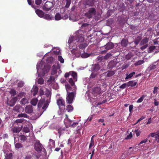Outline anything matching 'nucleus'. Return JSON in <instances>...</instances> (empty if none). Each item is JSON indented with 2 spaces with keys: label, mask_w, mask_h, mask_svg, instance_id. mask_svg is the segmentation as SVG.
<instances>
[{
  "label": "nucleus",
  "mask_w": 159,
  "mask_h": 159,
  "mask_svg": "<svg viewBox=\"0 0 159 159\" xmlns=\"http://www.w3.org/2000/svg\"><path fill=\"white\" fill-rule=\"evenodd\" d=\"M36 68L38 76L42 77L49 71L50 66L42 60L37 63Z\"/></svg>",
  "instance_id": "1"
},
{
  "label": "nucleus",
  "mask_w": 159,
  "mask_h": 159,
  "mask_svg": "<svg viewBox=\"0 0 159 159\" xmlns=\"http://www.w3.org/2000/svg\"><path fill=\"white\" fill-rule=\"evenodd\" d=\"M80 31H78L75 33L74 36H70L68 40L69 44L72 43H75L76 42H82L84 40L83 34L81 33Z\"/></svg>",
  "instance_id": "2"
},
{
  "label": "nucleus",
  "mask_w": 159,
  "mask_h": 159,
  "mask_svg": "<svg viewBox=\"0 0 159 159\" xmlns=\"http://www.w3.org/2000/svg\"><path fill=\"white\" fill-rule=\"evenodd\" d=\"M65 87L67 91L66 101L67 103L71 104L75 97V93L74 92H69V91L71 90L72 88L69 84H67L65 85Z\"/></svg>",
  "instance_id": "3"
},
{
  "label": "nucleus",
  "mask_w": 159,
  "mask_h": 159,
  "mask_svg": "<svg viewBox=\"0 0 159 159\" xmlns=\"http://www.w3.org/2000/svg\"><path fill=\"white\" fill-rule=\"evenodd\" d=\"M70 73L71 76V78H69V82L70 84L72 86H74L73 87L74 89L73 90H72L73 91H75L76 89L75 85H74V82L76 81H77V73L75 72L71 71L70 72Z\"/></svg>",
  "instance_id": "4"
},
{
  "label": "nucleus",
  "mask_w": 159,
  "mask_h": 159,
  "mask_svg": "<svg viewBox=\"0 0 159 159\" xmlns=\"http://www.w3.org/2000/svg\"><path fill=\"white\" fill-rule=\"evenodd\" d=\"M37 15L40 18H43L48 20H51L53 19V17L45 12L43 11H35Z\"/></svg>",
  "instance_id": "5"
},
{
  "label": "nucleus",
  "mask_w": 159,
  "mask_h": 159,
  "mask_svg": "<svg viewBox=\"0 0 159 159\" xmlns=\"http://www.w3.org/2000/svg\"><path fill=\"white\" fill-rule=\"evenodd\" d=\"M66 118L64 120V123L66 127H74L78 124L77 122H74L71 124L72 121L68 118L67 115H66Z\"/></svg>",
  "instance_id": "6"
},
{
  "label": "nucleus",
  "mask_w": 159,
  "mask_h": 159,
  "mask_svg": "<svg viewBox=\"0 0 159 159\" xmlns=\"http://www.w3.org/2000/svg\"><path fill=\"white\" fill-rule=\"evenodd\" d=\"M48 101L47 100L45 102L44 99L41 98L39 102L38 105V107L40 108L42 107V109L44 111L48 107Z\"/></svg>",
  "instance_id": "7"
},
{
  "label": "nucleus",
  "mask_w": 159,
  "mask_h": 159,
  "mask_svg": "<svg viewBox=\"0 0 159 159\" xmlns=\"http://www.w3.org/2000/svg\"><path fill=\"white\" fill-rule=\"evenodd\" d=\"M101 93L100 87H96L93 89L92 94L94 97L99 96Z\"/></svg>",
  "instance_id": "8"
},
{
  "label": "nucleus",
  "mask_w": 159,
  "mask_h": 159,
  "mask_svg": "<svg viewBox=\"0 0 159 159\" xmlns=\"http://www.w3.org/2000/svg\"><path fill=\"white\" fill-rule=\"evenodd\" d=\"M95 2V1L94 0H86L84 2V5L85 8L93 6Z\"/></svg>",
  "instance_id": "9"
},
{
  "label": "nucleus",
  "mask_w": 159,
  "mask_h": 159,
  "mask_svg": "<svg viewBox=\"0 0 159 159\" xmlns=\"http://www.w3.org/2000/svg\"><path fill=\"white\" fill-rule=\"evenodd\" d=\"M34 149L37 152L40 151L42 150L43 146L40 143L39 141H36L34 145Z\"/></svg>",
  "instance_id": "10"
},
{
  "label": "nucleus",
  "mask_w": 159,
  "mask_h": 159,
  "mask_svg": "<svg viewBox=\"0 0 159 159\" xmlns=\"http://www.w3.org/2000/svg\"><path fill=\"white\" fill-rule=\"evenodd\" d=\"M48 53H49V52L45 55L43 58V60H45L47 63H51L53 61L54 59L51 56L48 57Z\"/></svg>",
  "instance_id": "11"
},
{
  "label": "nucleus",
  "mask_w": 159,
  "mask_h": 159,
  "mask_svg": "<svg viewBox=\"0 0 159 159\" xmlns=\"http://www.w3.org/2000/svg\"><path fill=\"white\" fill-rule=\"evenodd\" d=\"M159 68V61L153 63L150 65L148 68L149 70H154L156 69H157Z\"/></svg>",
  "instance_id": "12"
},
{
  "label": "nucleus",
  "mask_w": 159,
  "mask_h": 159,
  "mask_svg": "<svg viewBox=\"0 0 159 159\" xmlns=\"http://www.w3.org/2000/svg\"><path fill=\"white\" fill-rule=\"evenodd\" d=\"M57 104L59 108H60V107L61 106L62 107V108L65 107V102L61 97L60 98L57 100Z\"/></svg>",
  "instance_id": "13"
},
{
  "label": "nucleus",
  "mask_w": 159,
  "mask_h": 159,
  "mask_svg": "<svg viewBox=\"0 0 159 159\" xmlns=\"http://www.w3.org/2000/svg\"><path fill=\"white\" fill-rule=\"evenodd\" d=\"M17 100V97H14L11 100L7 102V104L11 107H13L15 105Z\"/></svg>",
  "instance_id": "14"
},
{
  "label": "nucleus",
  "mask_w": 159,
  "mask_h": 159,
  "mask_svg": "<svg viewBox=\"0 0 159 159\" xmlns=\"http://www.w3.org/2000/svg\"><path fill=\"white\" fill-rule=\"evenodd\" d=\"M53 6V3L52 2L47 1L45 3L44 7L46 10H50Z\"/></svg>",
  "instance_id": "15"
},
{
  "label": "nucleus",
  "mask_w": 159,
  "mask_h": 159,
  "mask_svg": "<svg viewBox=\"0 0 159 159\" xmlns=\"http://www.w3.org/2000/svg\"><path fill=\"white\" fill-rule=\"evenodd\" d=\"M136 10H146V7L145 5L141 3V4H138L136 6Z\"/></svg>",
  "instance_id": "16"
},
{
  "label": "nucleus",
  "mask_w": 159,
  "mask_h": 159,
  "mask_svg": "<svg viewBox=\"0 0 159 159\" xmlns=\"http://www.w3.org/2000/svg\"><path fill=\"white\" fill-rule=\"evenodd\" d=\"M25 111L27 113H31L33 111L32 106L31 105L27 106L25 108Z\"/></svg>",
  "instance_id": "17"
},
{
  "label": "nucleus",
  "mask_w": 159,
  "mask_h": 159,
  "mask_svg": "<svg viewBox=\"0 0 159 159\" xmlns=\"http://www.w3.org/2000/svg\"><path fill=\"white\" fill-rule=\"evenodd\" d=\"M100 69L99 66L98 64H95L92 65L91 69L93 72L97 71Z\"/></svg>",
  "instance_id": "18"
},
{
  "label": "nucleus",
  "mask_w": 159,
  "mask_h": 159,
  "mask_svg": "<svg viewBox=\"0 0 159 159\" xmlns=\"http://www.w3.org/2000/svg\"><path fill=\"white\" fill-rule=\"evenodd\" d=\"M116 64V62L115 60H114L110 61L108 65L109 68H112L114 67Z\"/></svg>",
  "instance_id": "19"
},
{
  "label": "nucleus",
  "mask_w": 159,
  "mask_h": 159,
  "mask_svg": "<svg viewBox=\"0 0 159 159\" xmlns=\"http://www.w3.org/2000/svg\"><path fill=\"white\" fill-rule=\"evenodd\" d=\"M95 11H89L88 12L85 13V16L89 18H91L95 13Z\"/></svg>",
  "instance_id": "20"
},
{
  "label": "nucleus",
  "mask_w": 159,
  "mask_h": 159,
  "mask_svg": "<svg viewBox=\"0 0 159 159\" xmlns=\"http://www.w3.org/2000/svg\"><path fill=\"white\" fill-rule=\"evenodd\" d=\"M57 68L56 67V66L54 65L52 66V70L51 72V74L52 75H55L56 73L57 72V69H60V67L59 66L58 62H57Z\"/></svg>",
  "instance_id": "21"
},
{
  "label": "nucleus",
  "mask_w": 159,
  "mask_h": 159,
  "mask_svg": "<svg viewBox=\"0 0 159 159\" xmlns=\"http://www.w3.org/2000/svg\"><path fill=\"white\" fill-rule=\"evenodd\" d=\"M51 50L52 51V52L54 54L59 55L60 53V50L59 48L52 47Z\"/></svg>",
  "instance_id": "22"
},
{
  "label": "nucleus",
  "mask_w": 159,
  "mask_h": 159,
  "mask_svg": "<svg viewBox=\"0 0 159 159\" xmlns=\"http://www.w3.org/2000/svg\"><path fill=\"white\" fill-rule=\"evenodd\" d=\"M114 47L113 44L111 42H109L105 46V48L107 50L112 49Z\"/></svg>",
  "instance_id": "23"
},
{
  "label": "nucleus",
  "mask_w": 159,
  "mask_h": 159,
  "mask_svg": "<svg viewBox=\"0 0 159 159\" xmlns=\"http://www.w3.org/2000/svg\"><path fill=\"white\" fill-rule=\"evenodd\" d=\"M71 52L72 53L75 55L77 57H79L81 53L80 51L79 50H77L76 49H74Z\"/></svg>",
  "instance_id": "24"
},
{
  "label": "nucleus",
  "mask_w": 159,
  "mask_h": 159,
  "mask_svg": "<svg viewBox=\"0 0 159 159\" xmlns=\"http://www.w3.org/2000/svg\"><path fill=\"white\" fill-rule=\"evenodd\" d=\"M62 12L57 13L55 16V19L56 20H58L62 19Z\"/></svg>",
  "instance_id": "25"
},
{
  "label": "nucleus",
  "mask_w": 159,
  "mask_h": 159,
  "mask_svg": "<svg viewBox=\"0 0 159 159\" xmlns=\"http://www.w3.org/2000/svg\"><path fill=\"white\" fill-rule=\"evenodd\" d=\"M38 89L37 86H34L32 90V92L34 96L38 92Z\"/></svg>",
  "instance_id": "26"
},
{
  "label": "nucleus",
  "mask_w": 159,
  "mask_h": 159,
  "mask_svg": "<svg viewBox=\"0 0 159 159\" xmlns=\"http://www.w3.org/2000/svg\"><path fill=\"white\" fill-rule=\"evenodd\" d=\"M21 128L19 127H14L12 128L11 131L14 133H18L21 130Z\"/></svg>",
  "instance_id": "27"
},
{
  "label": "nucleus",
  "mask_w": 159,
  "mask_h": 159,
  "mask_svg": "<svg viewBox=\"0 0 159 159\" xmlns=\"http://www.w3.org/2000/svg\"><path fill=\"white\" fill-rule=\"evenodd\" d=\"M137 84V82H134L133 81H130L127 83V86L134 87Z\"/></svg>",
  "instance_id": "28"
},
{
  "label": "nucleus",
  "mask_w": 159,
  "mask_h": 159,
  "mask_svg": "<svg viewBox=\"0 0 159 159\" xmlns=\"http://www.w3.org/2000/svg\"><path fill=\"white\" fill-rule=\"evenodd\" d=\"M29 136L25 135H21L19 136L20 139L22 141H25L27 139L28 137Z\"/></svg>",
  "instance_id": "29"
},
{
  "label": "nucleus",
  "mask_w": 159,
  "mask_h": 159,
  "mask_svg": "<svg viewBox=\"0 0 159 159\" xmlns=\"http://www.w3.org/2000/svg\"><path fill=\"white\" fill-rule=\"evenodd\" d=\"M22 109V107L19 105H16L14 108V110L17 112H20L21 111Z\"/></svg>",
  "instance_id": "30"
},
{
  "label": "nucleus",
  "mask_w": 159,
  "mask_h": 159,
  "mask_svg": "<svg viewBox=\"0 0 159 159\" xmlns=\"http://www.w3.org/2000/svg\"><path fill=\"white\" fill-rule=\"evenodd\" d=\"M38 102V99L37 98H34L32 99L30 102V103L33 105L36 106Z\"/></svg>",
  "instance_id": "31"
},
{
  "label": "nucleus",
  "mask_w": 159,
  "mask_h": 159,
  "mask_svg": "<svg viewBox=\"0 0 159 159\" xmlns=\"http://www.w3.org/2000/svg\"><path fill=\"white\" fill-rule=\"evenodd\" d=\"M135 72H133L132 73H131L129 74H126V77L125 78V80H127L128 79H129L131 78L133 76L135 75Z\"/></svg>",
  "instance_id": "32"
},
{
  "label": "nucleus",
  "mask_w": 159,
  "mask_h": 159,
  "mask_svg": "<svg viewBox=\"0 0 159 159\" xmlns=\"http://www.w3.org/2000/svg\"><path fill=\"white\" fill-rule=\"evenodd\" d=\"M65 131V128H61L58 129V133L59 135V137L62 134L64 133Z\"/></svg>",
  "instance_id": "33"
},
{
  "label": "nucleus",
  "mask_w": 159,
  "mask_h": 159,
  "mask_svg": "<svg viewBox=\"0 0 159 159\" xmlns=\"http://www.w3.org/2000/svg\"><path fill=\"white\" fill-rule=\"evenodd\" d=\"M61 14L62 15V19L63 20L66 19L68 18L69 17V16L68 14H67V13L63 11V12H62Z\"/></svg>",
  "instance_id": "34"
},
{
  "label": "nucleus",
  "mask_w": 159,
  "mask_h": 159,
  "mask_svg": "<svg viewBox=\"0 0 159 159\" xmlns=\"http://www.w3.org/2000/svg\"><path fill=\"white\" fill-rule=\"evenodd\" d=\"M121 43L122 46L123 47H125L128 43V41L126 39H123L121 41Z\"/></svg>",
  "instance_id": "35"
},
{
  "label": "nucleus",
  "mask_w": 159,
  "mask_h": 159,
  "mask_svg": "<svg viewBox=\"0 0 159 159\" xmlns=\"http://www.w3.org/2000/svg\"><path fill=\"white\" fill-rule=\"evenodd\" d=\"M146 96V95H145L142 96L137 101V103H140L141 102Z\"/></svg>",
  "instance_id": "36"
},
{
  "label": "nucleus",
  "mask_w": 159,
  "mask_h": 159,
  "mask_svg": "<svg viewBox=\"0 0 159 159\" xmlns=\"http://www.w3.org/2000/svg\"><path fill=\"white\" fill-rule=\"evenodd\" d=\"M69 20H72V21H77L78 20V18L76 17V16H75L74 17V16H71V15L69 16Z\"/></svg>",
  "instance_id": "37"
},
{
  "label": "nucleus",
  "mask_w": 159,
  "mask_h": 159,
  "mask_svg": "<svg viewBox=\"0 0 159 159\" xmlns=\"http://www.w3.org/2000/svg\"><path fill=\"white\" fill-rule=\"evenodd\" d=\"M144 61L143 60H139L134 63V65L136 66L139 65L143 63Z\"/></svg>",
  "instance_id": "38"
},
{
  "label": "nucleus",
  "mask_w": 159,
  "mask_h": 159,
  "mask_svg": "<svg viewBox=\"0 0 159 159\" xmlns=\"http://www.w3.org/2000/svg\"><path fill=\"white\" fill-rule=\"evenodd\" d=\"M141 39V38L140 36H138L135 39L134 43H135L136 45H137L139 43Z\"/></svg>",
  "instance_id": "39"
},
{
  "label": "nucleus",
  "mask_w": 159,
  "mask_h": 159,
  "mask_svg": "<svg viewBox=\"0 0 159 159\" xmlns=\"http://www.w3.org/2000/svg\"><path fill=\"white\" fill-rule=\"evenodd\" d=\"M18 117L19 118L24 117V118H28V116L25 113H20V114H19L18 115Z\"/></svg>",
  "instance_id": "40"
},
{
  "label": "nucleus",
  "mask_w": 159,
  "mask_h": 159,
  "mask_svg": "<svg viewBox=\"0 0 159 159\" xmlns=\"http://www.w3.org/2000/svg\"><path fill=\"white\" fill-rule=\"evenodd\" d=\"M55 80V78L53 76H50L49 79L48 80V83L49 84L53 82Z\"/></svg>",
  "instance_id": "41"
},
{
  "label": "nucleus",
  "mask_w": 159,
  "mask_h": 159,
  "mask_svg": "<svg viewBox=\"0 0 159 159\" xmlns=\"http://www.w3.org/2000/svg\"><path fill=\"white\" fill-rule=\"evenodd\" d=\"M90 56V54H88L86 52H84L81 54V57L82 58H86L89 57Z\"/></svg>",
  "instance_id": "42"
},
{
  "label": "nucleus",
  "mask_w": 159,
  "mask_h": 159,
  "mask_svg": "<svg viewBox=\"0 0 159 159\" xmlns=\"http://www.w3.org/2000/svg\"><path fill=\"white\" fill-rule=\"evenodd\" d=\"M148 39L146 38H144V39H143L141 41L140 43V44L141 45H143L147 43L148 42Z\"/></svg>",
  "instance_id": "43"
},
{
  "label": "nucleus",
  "mask_w": 159,
  "mask_h": 159,
  "mask_svg": "<svg viewBox=\"0 0 159 159\" xmlns=\"http://www.w3.org/2000/svg\"><path fill=\"white\" fill-rule=\"evenodd\" d=\"M73 109V107L71 105H69L66 106V110L68 112L72 111Z\"/></svg>",
  "instance_id": "44"
},
{
  "label": "nucleus",
  "mask_w": 159,
  "mask_h": 159,
  "mask_svg": "<svg viewBox=\"0 0 159 159\" xmlns=\"http://www.w3.org/2000/svg\"><path fill=\"white\" fill-rule=\"evenodd\" d=\"M88 44L86 43H82L80 44L79 46V48L83 49L85 48L86 46H87Z\"/></svg>",
  "instance_id": "45"
},
{
  "label": "nucleus",
  "mask_w": 159,
  "mask_h": 159,
  "mask_svg": "<svg viewBox=\"0 0 159 159\" xmlns=\"http://www.w3.org/2000/svg\"><path fill=\"white\" fill-rule=\"evenodd\" d=\"M66 3L65 6V7L66 8H68L71 3V0H66Z\"/></svg>",
  "instance_id": "46"
},
{
  "label": "nucleus",
  "mask_w": 159,
  "mask_h": 159,
  "mask_svg": "<svg viewBox=\"0 0 159 159\" xmlns=\"http://www.w3.org/2000/svg\"><path fill=\"white\" fill-rule=\"evenodd\" d=\"M103 58H104L103 56L101 55L98 56L97 58V62H100L102 61Z\"/></svg>",
  "instance_id": "47"
},
{
  "label": "nucleus",
  "mask_w": 159,
  "mask_h": 159,
  "mask_svg": "<svg viewBox=\"0 0 159 159\" xmlns=\"http://www.w3.org/2000/svg\"><path fill=\"white\" fill-rule=\"evenodd\" d=\"M21 104L24 105L28 102V100L25 98H24L20 101Z\"/></svg>",
  "instance_id": "48"
},
{
  "label": "nucleus",
  "mask_w": 159,
  "mask_h": 159,
  "mask_svg": "<svg viewBox=\"0 0 159 159\" xmlns=\"http://www.w3.org/2000/svg\"><path fill=\"white\" fill-rule=\"evenodd\" d=\"M115 74V72L114 71H111L107 72V77H109Z\"/></svg>",
  "instance_id": "49"
},
{
  "label": "nucleus",
  "mask_w": 159,
  "mask_h": 159,
  "mask_svg": "<svg viewBox=\"0 0 159 159\" xmlns=\"http://www.w3.org/2000/svg\"><path fill=\"white\" fill-rule=\"evenodd\" d=\"M93 136L91 139V142L89 145V148H91L92 147H93L94 145V142L93 139Z\"/></svg>",
  "instance_id": "50"
},
{
  "label": "nucleus",
  "mask_w": 159,
  "mask_h": 159,
  "mask_svg": "<svg viewBox=\"0 0 159 159\" xmlns=\"http://www.w3.org/2000/svg\"><path fill=\"white\" fill-rule=\"evenodd\" d=\"M15 146L16 148H19L22 147V145L20 143H16V142L15 141Z\"/></svg>",
  "instance_id": "51"
},
{
  "label": "nucleus",
  "mask_w": 159,
  "mask_h": 159,
  "mask_svg": "<svg viewBox=\"0 0 159 159\" xmlns=\"http://www.w3.org/2000/svg\"><path fill=\"white\" fill-rule=\"evenodd\" d=\"M12 156V153H10L8 154H6L5 155V157L7 159H11Z\"/></svg>",
  "instance_id": "52"
},
{
  "label": "nucleus",
  "mask_w": 159,
  "mask_h": 159,
  "mask_svg": "<svg viewBox=\"0 0 159 159\" xmlns=\"http://www.w3.org/2000/svg\"><path fill=\"white\" fill-rule=\"evenodd\" d=\"M89 81V78H85L83 80V83L84 85H86L88 83Z\"/></svg>",
  "instance_id": "53"
},
{
  "label": "nucleus",
  "mask_w": 159,
  "mask_h": 159,
  "mask_svg": "<svg viewBox=\"0 0 159 159\" xmlns=\"http://www.w3.org/2000/svg\"><path fill=\"white\" fill-rule=\"evenodd\" d=\"M25 93L22 92L20 93L18 95V97L21 98L24 97H25Z\"/></svg>",
  "instance_id": "54"
},
{
  "label": "nucleus",
  "mask_w": 159,
  "mask_h": 159,
  "mask_svg": "<svg viewBox=\"0 0 159 159\" xmlns=\"http://www.w3.org/2000/svg\"><path fill=\"white\" fill-rule=\"evenodd\" d=\"M155 140L157 142L159 143V130L157 132V135L156 136Z\"/></svg>",
  "instance_id": "55"
},
{
  "label": "nucleus",
  "mask_w": 159,
  "mask_h": 159,
  "mask_svg": "<svg viewBox=\"0 0 159 159\" xmlns=\"http://www.w3.org/2000/svg\"><path fill=\"white\" fill-rule=\"evenodd\" d=\"M133 136L132 133L131 132H130L129 134L127 135L126 137L125 138V139H131Z\"/></svg>",
  "instance_id": "56"
},
{
  "label": "nucleus",
  "mask_w": 159,
  "mask_h": 159,
  "mask_svg": "<svg viewBox=\"0 0 159 159\" xmlns=\"http://www.w3.org/2000/svg\"><path fill=\"white\" fill-rule=\"evenodd\" d=\"M58 59L61 63H63L64 62V60L61 56L58 57Z\"/></svg>",
  "instance_id": "57"
},
{
  "label": "nucleus",
  "mask_w": 159,
  "mask_h": 159,
  "mask_svg": "<svg viewBox=\"0 0 159 159\" xmlns=\"http://www.w3.org/2000/svg\"><path fill=\"white\" fill-rule=\"evenodd\" d=\"M23 130V132L25 133H28L30 131V129L29 128L27 127H24Z\"/></svg>",
  "instance_id": "58"
},
{
  "label": "nucleus",
  "mask_w": 159,
  "mask_h": 159,
  "mask_svg": "<svg viewBox=\"0 0 159 159\" xmlns=\"http://www.w3.org/2000/svg\"><path fill=\"white\" fill-rule=\"evenodd\" d=\"M112 56V55L111 53H107L106 55L104 57V59L107 60L109 58L111 57Z\"/></svg>",
  "instance_id": "59"
},
{
  "label": "nucleus",
  "mask_w": 159,
  "mask_h": 159,
  "mask_svg": "<svg viewBox=\"0 0 159 159\" xmlns=\"http://www.w3.org/2000/svg\"><path fill=\"white\" fill-rule=\"evenodd\" d=\"M44 80L43 78H40L38 81V83L39 84H43Z\"/></svg>",
  "instance_id": "60"
},
{
  "label": "nucleus",
  "mask_w": 159,
  "mask_h": 159,
  "mask_svg": "<svg viewBox=\"0 0 159 159\" xmlns=\"http://www.w3.org/2000/svg\"><path fill=\"white\" fill-rule=\"evenodd\" d=\"M135 132L137 136H139L141 133V131L139 129H136L135 130Z\"/></svg>",
  "instance_id": "61"
},
{
  "label": "nucleus",
  "mask_w": 159,
  "mask_h": 159,
  "mask_svg": "<svg viewBox=\"0 0 159 159\" xmlns=\"http://www.w3.org/2000/svg\"><path fill=\"white\" fill-rule=\"evenodd\" d=\"M126 86H127V83H124L120 86V89H124L126 87Z\"/></svg>",
  "instance_id": "62"
},
{
  "label": "nucleus",
  "mask_w": 159,
  "mask_h": 159,
  "mask_svg": "<svg viewBox=\"0 0 159 159\" xmlns=\"http://www.w3.org/2000/svg\"><path fill=\"white\" fill-rule=\"evenodd\" d=\"M93 115L89 116L88 118L86 120V122H89L91 121L93 118Z\"/></svg>",
  "instance_id": "63"
},
{
  "label": "nucleus",
  "mask_w": 159,
  "mask_h": 159,
  "mask_svg": "<svg viewBox=\"0 0 159 159\" xmlns=\"http://www.w3.org/2000/svg\"><path fill=\"white\" fill-rule=\"evenodd\" d=\"M50 144L51 146H54L55 145V142L52 139H50L49 140Z\"/></svg>",
  "instance_id": "64"
}]
</instances>
